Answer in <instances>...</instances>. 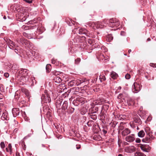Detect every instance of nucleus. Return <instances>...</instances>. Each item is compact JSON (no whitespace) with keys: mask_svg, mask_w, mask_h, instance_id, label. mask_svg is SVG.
Listing matches in <instances>:
<instances>
[{"mask_svg":"<svg viewBox=\"0 0 156 156\" xmlns=\"http://www.w3.org/2000/svg\"><path fill=\"white\" fill-rule=\"evenodd\" d=\"M28 70L26 69H21L19 71V73L22 76L21 79L23 80V83H26L29 81L30 79L28 75Z\"/></svg>","mask_w":156,"mask_h":156,"instance_id":"nucleus-1","label":"nucleus"},{"mask_svg":"<svg viewBox=\"0 0 156 156\" xmlns=\"http://www.w3.org/2000/svg\"><path fill=\"white\" fill-rule=\"evenodd\" d=\"M103 22L106 24H108L112 27H114L115 26L117 27L119 24V20L115 18H112L109 20L105 19L103 20Z\"/></svg>","mask_w":156,"mask_h":156,"instance_id":"nucleus-2","label":"nucleus"},{"mask_svg":"<svg viewBox=\"0 0 156 156\" xmlns=\"http://www.w3.org/2000/svg\"><path fill=\"white\" fill-rule=\"evenodd\" d=\"M62 110L64 111L65 112V114H69L73 113L74 110V109L70 106H68V103L67 101H65L62 106Z\"/></svg>","mask_w":156,"mask_h":156,"instance_id":"nucleus-3","label":"nucleus"},{"mask_svg":"<svg viewBox=\"0 0 156 156\" xmlns=\"http://www.w3.org/2000/svg\"><path fill=\"white\" fill-rule=\"evenodd\" d=\"M104 24H105V23L103 22H103H94L91 21L89 22L87 24L89 26L94 29L99 28H103L105 26Z\"/></svg>","mask_w":156,"mask_h":156,"instance_id":"nucleus-4","label":"nucleus"},{"mask_svg":"<svg viewBox=\"0 0 156 156\" xmlns=\"http://www.w3.org/2000/svg\"><path fill=\"white\" fill-rule=\"evenodd\" d=\"M41 102L44 103H49L51 101L50 97V94H48L47 90H45L44 94H42L41 96Z\"/></svg>","mask_w":156,"mask_h":156,"instance_id":"nucleus-5","label":"nucleus"},{"mask_svg":"<svg viewBox=\"0 0 156 156\" xmlns=\"http://www.w3.org/2000/svg\"><path fill=\"white\" fill-rule=\"evenodd\" d=\"M142 123V122L141 119L137 116H136L133 118V121L132 122H130L131 126L134 128L139 125H140Z\"/></svg>","mask_w":156,"mask_h":156,"instance_id":"nucleus-6","label":"nucleus"},{"mask_svg":"<svg viewBox=\"0 0 156 156\" xmlns=\"http://www.w3.org/2000/svg\"><path fill=\"white\" fill-rule=\"evenodd\" d=\"M84 82L82 80H73L68 83V86L72 87L74 86H78L79 85Z\"/></svg>","mask_w":156,"mask_h":156,"instance_id":"nucleus-7","label":"nucleus"},{"mask_svg":"<svg viewBox=\"0 0 156 156\" xmlns=\"http://www.w3.org/2000/svg\"><path fill=\"white\" fill-rule=\"evenodd\" d=\"M141 88V85L140 84L134 82L132 87V91L133 92L136 93L140 90Z\"/></svg>","mask_w":156,"mask_h":156,"instance_id":"nucleus-8","label":"nucleus"},{"mask_svg":"<svg viewBox=\"0 0 156 156\" xmlns=\"http://www.w3.org/2000/svg\"><path fill=\"white\" fill-rule=\"evenodd\" d=\"M74 31L75 32L78 31V33L79 34H84L87 36H88V34H89V32L85 29L79 28H76L73 30V31Z\"/></svg>","mask_w":156,"mask_h":156,"instance_id":"nucleus-9","label":"nucleus"},{"mask_svg":"<svg viewBox=\"0 0 156 156\" xmlns=\"http://www.w3.org/2000/svg\"><path fill=\"white\" fill-rule=\"evenodd\" d=\"M152 133L150 132H148L147 134V135L142 140V141L143 142L149 143L153 139Z\"/></svg>","mask_w":156,"mask_h":156,"instance_id":"nucleus-10","label":"nucleus"},{"mask_svg":"<svg viewBox=\"0 0 156 156\" xmlns=\"http://www.w3.org/2000/svg\"><path fill=\"white\" fill-rule=\"evenodd\" d=\"M136 148L133 146L126 147L125 148V151L127 153H132L135 151Z\"/></svg>","mask_w":156,"mask_h":156,"instance_id":"nucleus-11","label":"nucleus"},{"mask_svg":"<svg viewBox=\"0 0 156 156\" xmlns=\"http://www.w3.org/2000/svg\"><path fill=\"white\" fill-rule=\"evenodd\" d=\"M2 119L3 120H8L9 119V118L8 116V113L7 111L6 110H3L2 112V114L1 117Z\"/></svg>","mask_w":156,"mask_h":156,"instance_id":"nucleus-12","label":"nucleus"},{"mask_svg":"<svg viewBox=\"0 0 156 156\" xmlns=\"http://www.w3.org/2000/svg\"><path fill=\"white\" fill-rule=\"evenodd\" d=\"M134 136V134H132L127 136L126 137V140L129 142H132L135 140Z\"/></svg>","mask_w":156,"mask_h":156,"instance_id":"nucleus-13","label":"nucleus"},{"mask_svg":"<svg viewBox=\"0 0 156 156\" xmlns=\"http://www.w3.org/2000/svg\"><path fill=\"white\" fill-rule=\"evenodd\" d=\"M131 133L130 130L127 128L124 129L122 132V136H124L130 134Z\"/></svg>","mask_w":156,"mask_h":156,"instance_id":"nucleus-14","label":"nucleus"},{"mask_svg":"<svg viewBox=\"0 0 156 156\" xmlns=\"http://www.w3.org/2000/svg\"><path fill=\"white\" fill-rule=\"evenodd\" d=\"M12 113L14 116L16 117L20 113L19 108H14L12 111Z\"/></svg>","mask_w":156,"mask_h":156,"instance_id":"nucleus-15","label":"nucleus"},{"mask_svg":"<svg viewBox=\"0 0 156 156\" xmlns=\"http://www.w3.org/2000/svg\"><path fill=\"white\" fill-rule=\"evenodd\" d=\"M53 82L56 83H60L62 81L61 79L58 76H55L53 78Z\"/></svg>","mask_w":156,"mask_h":156,"instance_id":"nucleus-16","label":"nucleus"},{"mask_svg":"<svg viewBox=\"0 0 156 156\" xmlns=\"http://www.w3.org/2000/svg\"><path fill=\"white\" fill-rule=\"evenodd\" d=\"M21 90L22 92L25 94L26 96L28 97L30 95V93L28 90L26 89L23 87L21 88Z\"/></svg>","mask_w":156,"mask_h":156,"instance_id":"nucleus-17","label":"nucleus"},{"mask_svg":"<svg viewBox=\"0 0 156 156\" xmlns=\"http://www.w3.org/2000/svg\"><path fill=\"white\" fill-rule=\"evenodd\" d=\"M16 41L20 44L21 43L23 44V42L24 43L25 42V40L23 37H20L17 39Z\"/></svg>","mask_w":156,"mask_h":156,"instance_id":"nucleus-18","label":"nucleus"},{"mask_svg":"<svg viewBox=\"0 0 156 156\" xmlns=\"http://www.w3.org/2000/svg\"><path fill=\"white\" fill-rule=\"evenodd\" d=\"M62 100H57L56 102V106L58 109H59L61 107Z\"/></svg>","mask_w":156,"mask_h":156,"instance_id":"nucleus-19","label":"nucleus"},{"mask_svg":"<svg viewBox=\"0 0 156 156\" xmlns=\"http://www.w3.org/2000/svg\"><path fill=\"white\" fill-rule=\"evenodd\" d=\"M126 102L128 105H131L134 104V101L131 98H128L126 100Z\"/></svg>","mask_w":156,"mask_h":156,"instance_id":"nucleus-20","label":"nucleus"},{"mask_svg":"<svg viewBox=\"0 0 156 156\" xmlns=\"http://www.w3.org/2000/svg\"><path fill=\"white\" fill-rule=\"evenodd\" d=\"M64 84H59V86L58 87V88L59 89V92H62L65 91V89H66V87H63V85H64Z\"/></svg>","mask_w":156,"mask_h":156,"instance_id":"nucleus-21","label":"nucleus"},{"mask_svg":"<svg viewBox=\"0 0 156 156\" xmlns=\"http://www.w3.org/2000/svg\"><path fill=\"white\" fill-rule=\"evenodd\" d=\"M111 77L113 79H115L118 77V74L115 72L112 71L111 72Z\"/></svg>","mask_w":156,"mask_h":156,"instance_id":"nucleus-22","label":"nucleus"},{"mask_svg":"<svg viewBox=\"0 0 156 156\" xmlns=\"http://www.w3.org/2000/svg\"><path fill=\"white\" fill-rule=\"evenodd\" d=\"M69 46H70L69 44ZM70 48H69V51L71 53H74L75 52L76 50L75 49V48H74V46L73 45L72 46H69Z\"/></svg>","mask_w":156,"mask_h":156,"instance_id":"nucleus-23","label":"nucleus"},{"mask_svg":"<svg viewBox=\"0 0 156 156\" xmlns=\"http://www.w3.org/2000/svg\"><path fill=\"white\" fill-rule=\"evenodd\" d=\"M8 42L9 44V45H11L12 46H13L15 48L18 47L17 45L15 44L14 42L10 39H9L8 40Z\"/></svg>","mask_w":156,"mask_h":156,"instance_id":"nucleus-24","label":"nucleus"},{"mask_svg":"<svg viewBox=\"0 0 156 156\" xmlns=\"http://www.w3.org/2000/svg\"><path fill=\"white\" fill-rule=\"evenodd\" d=\"M74 42L78 43L80 42H81V37L80 36H77L76 37L74 38Z\"/></svg>","mask_w":156,"mask_h":156,"instance_id":"nucleus-25","label":"nucleus"},{"mask_svg":"<svg viewBox=\"0 0 156 156\" xmlns=\"http://www.w3.org/2000/svg\"><path fill=\"white\" fill-rule=\"evenodd\" d=\"M145 135L144 131L142 130L140 131L138 133V136L140 137H143Z\"/></svg>","mask_w":156,"mask_h":156,"instance_id":"nucleus-26","label":"nucleus"},{"mask_svg":"<svg viewBox=\"0 0 156 156\" xmlns=\"http://www.w3.org/2000/svg\"><path fill=\"white\" fill-rule=\"evenodd\" d=\"M109 107V105L107 104H105L102 107V110L107 111Z\"/></svg>","mask_w":156,"mask_h":156,"instance_id":"nucleus-27","label":"nucleus"},{"mask_svg":"<svg viewBox=\"0 0 156 156\" xmlns=\"http://www.w3.org/2000/svg\"><path fill=\"white\" fill-rule=\"evenodd\" d=\"M51 69V66L50 64H47L46 67V71L48 73H49L50 72Z\"/></svg>","mask_w":156,"mask_h":156,"instance_id":"nucleus-28","label":"nucleus"},{"mask_svg":"<svg viewBox=\"0 0 156 156\" xmlns=\"http://www.w3.org/2000/svg\"><path fill=\"white\" fill-rule=\"evenodd\" d=\"M9 151V154L11 155L12 153V144H9L8 145V148Z\"/></svg>","mask_w":156,"mask_h":156,"instance_id":"nucleus-29","label":"nucleus"},{"mask_svg":"<svg viewBox=\"0 0 156 156\" xmlns=\"http://www.w3.org/2000/svg\"><path fill=\"white\" fill-rule=\"evenodd\" d=\"M140 149L141 150L143 151L144 152H148V150H149V148L148 149H147L146 147L144 146H143V145H141L140 147Z\"/></svg>","mask_w":156,"mask_h":156,"instance_id":"nucleus-30","label":"nucleus"},{"mask_svg":"<svg viewBox=\"0 0 156 156\" xmlns=\"http://www.w3.org/2000/svg\"><path fill=\"white\" fill-rule=\"evenodd\" d=\"M104 101V100L103 99L99 98L97 101V103L99 105H101L103 104Z\"/></svg>","mask_w":156,"mask_h":156,"instance_id":"nucleus-31","label":"nucleus"},{"mask_svg":"<svg viewBox=\"0 0 156 156\" xmlns=\"http://www.w3.org/2000/svg\"><path fill=\"white\" fill-rule=\"evenodd\" d=\"M134 156H145V155L143 153L140 152H136L134 154Z\"/></svg>","mask_w":156,"mask_h":156,"instance_id":"nucleus-32","label":"nucleus"},{"mask_svg":"<svg viewBox=\"0 0 156 156\" xmlns=\"http://www.w3.org/2000/svg\"><path fill=\"white\" fill-rule=\"evenodd\" d=\"M113 37L111 35H108L107 37L106 40L109 42H110L113 40Z\"/></svg>","mask_w":156,"mask_h":156,"instance_id":"nucleus-33","label":"nucleus"},{"mask_svg":"<svg viewBox=\"0 0 156 156\" xmlns=\"http://www.w3.org/2000/svg\"><path fill=\"white\" fill-rule=\"evenodd\" d=\"M43 110L45 112H46L47 113H48L49 112L50 109L48 108V106H45L43 107Z\"/></svg>","mask_w":156,"mask_h":156,"instance_id":"nucleus-34","label":"nucleus"},{"mask_svg":"<svg viewBox=\"0 0 156 156\" xmlns=\"http://www.w3.org/2000/svg\"><path fill=\"white\" fill-rule=\"evenodd\" d=\"M98 110V108L97 106H95L93 107L92 108L93 113H96Z\"/></svg>","mask_w":156,"mask_h":156,"instance_id":"nucleus-35","label":"nucleus"},{"mask_svg":"<svg viewBox=\"0 0 156 156\" xmlns=\"http://www.w3.org/2000/svg\"><path fill=\"white\" fill-rule=\"evenodd\" d=\"M12 68L13 69H14L15 70H18L19 68V66L17 64H14L12 66Z\"/></svg>","mask_w":156,"mask_h":156,"instance_id":"nucleus-36","label":"nucleus"},{"mask_svg":"<svg viewBox=\"0 0 156 156\" xmlns=\"http://www.w3.org/2000/svg\"><path fill=\"white\" fill-rule=\"evenodd\" d=\"M100 79L101 81L102 82V81L105 80L106 78L105 76L102 75H100Z\"/></svg>","mask_w":156,"mask_h":156,"instance_id":"nucleus-37","label":"nucleus"},{"mask_svg":"<svg viewBox=\"0 0 156 156\" xmlns=\"http://www.w3.org/2000/svg\"><path fill=\"white\" fill-rule=\"evenodd\" d=\"M90 117L91 119L94 120H95L97 118V116L96 115H91Z\"/></svg>","mask_w":156,"mask_h":156,"instance_id":"nucleus-38","label":"nucleus"},{"mask_svg":"<svg viewBox=\"0 0 156 156\" xmlns=\"http://www.w3.org/2000/svg\"><path fill=\"white\" fill-rule=\"evenodd\" d=\"M0 146L2 149H4L5 147V145L4 142H2L0 143Z\"/></svg>","mask_w":156,"mask_h":156,"instance_id":"nucleus-39","label":"nucleus"},{"mask_svg":"<svg viewBox=\"0 0 156 156\" xmlns=\"http://www.w3.org/2000/svg\"><path fill=\"white\" fill-rule=\"evenodd\" d=\"M80 58H78L75 60V64H78L80 61Z\"/></svg>","mask_w":156,"mask_h":156,"instance_id":"nucleus-40","label":"nucleus"},{"mask_svg":"<svg viewBox=\"0 0 156 156\" xmlns=\"http://www.w3.org/2000/svg\"><path fill=\"white\" fill-rule=\"evenodd\" d=\"M31 133H29V134L27 136H26V137H25L24 138H27V137H29L30 136H31L33 134V130L32 129L31 130Z\"/></svg>","mask_w":156,"mask_h":156,"instance_id":"nucleus-41","label":"nucleus"},{"mask_svg":"<svg viewBox=\"0 0 156 156\" xmlns=\"http://www.w3.org/2000/svg\"><path fill=\"white\" fill-rule=\"evenodd\" d=\"M87 86L86 85L82 87H80V89L81 90H85L87 89Z\"/></svg>","mask_w":156,"mask_h":156,"instance_id":"nucleus-42","label":"nucleus"},{"mask_svg":"<svg viewBox=\"0 0 156 156\" xmlns=\"http://www.w3.org/2000/svg\"><path fill=\"white\" fill-rule=\"evenodd\" d=\"M150 65L153 68H156V64L154 63H150Z\"/></svg>","mask_w":156,"mask_h":156,"instance_id":"nucleus-43","label":"nucleus"},{"mask_svg":"<svg viewBox=\"0 0 156 156\" xmlns=\"http://www.w3.org/2000/svg\"><path fill=\"white\" fill-rule=\"evenodd\" d=\"M130 77V76L128 74H126L125 76V78L126 79H129Z\"/></svg>","mask_w":156,"mask_h":156,"instance_id":"nucleus-44","label":"nucleus"},{"mask_svg":"<svg viewBox=\"0 0 156 156\" xmlns=\"http://www.w3.org/2000/svg\"><path fill=\"white\" fill-rule=\"evenodd\" d=\"M25 1L26 2L30 4L32 3V0H23Z\"/></svg>","mask_w":156,"mask_h":156,"instance_id":"nucleus-45","label":"nucleus"},{"mask_svg":"<svg viewBox=\"0 0 156 156\" xmlns=\"http://www.w3.org/2000/svg\"><path fill=\"white\" fill-rule=\"evenodd\" d=\"M135 142L136 143H140L141 142L140 139L139 138H137L136 139Z\"/></svg>","mask_w":156,"mask_h":156,"instance_id":"nucleus-46","label":"nucleus"},{"mask_svg":"<svg viewBox=\"0 0 156 156\" xmlns=\"http://www.w3.org/2000/svg\"><path fill=\"white\" fill-rule=\"evenodd\" d=\"M93 122L92 121H88L87 123V124L89 126H91V124Z\"/></svg>","mask_w":156,"mask_h":156,"instance_id":"nucleus-47","label":"nucleus"},{"mask_svg":"<svg viewBox=\"0 0 156 156\" xmlns=\"http://www.w3.org/2000/svg\"><path fill=\"white\" fill-rule=\"evenodd\" d=\"M31 80L32 81V83L31 84V85H34V82L35 81V80L34 78H31Z\"/></svg>","mask_w":156,"mask_h":156,"instance_id":"nucleus-48","label":"nucleus"},{"mask_svg":"<svg viewBox=\"0 0 156 156\" xmlns=\"http://www.w3.org/2000/svg\"><path fill=\"white\" fill-rule=\"evenodd\" d=\"M102 131L103 132V133L105 135L107 133V131L104 129H102Z\"/></svg>","mask_w":156,"mask_h":156,"instance_id":"nucleus-49","label":"nucleus"},{"mask_svg":"<svg viewBox=\"0 0 156 156\" xmlns=\"http://www.w3.org/2000/svg\"><path fill=\"white\" fill-rule=\"evenodd\" d=\"M4 76L6 77L7 78L9 76V74L8 73H5L4 74Z\"/></svg>","mask_w":156,"mask_h":156,"instance_id":"nucleus-50","label":"nucleus"},{"mask_svg":"<svg viewBox=\"0 0 156 156\" xmlns=\"http://www.w3.org/2000/svg\"><path fill=\"white\" fill-rule=\"evenodd\" d=\"M56 62V60L54 58L52 59L51 60V63L53 64H55V62Z\"/></svg>","mask_w":156,"mask_h":156,"instance_id":"nucleus-51","label":"nucleus"},{"mask_svg":"<svg viewBox=\"0 0 156 156\" xmlns=\"http://www.w3.org/2000/svg\"><path fill=\"white\" fill-rule=\"evenodd\" d=\"M88 42L90 44H91L92 41L91 39H89L88 40Z\"/></svg>","mask_w":156,"mask_h":156,"instance_id":"nucleus-52","label":"nucleus"},{"mask_svg":"<svg viewBox=\"0 0 156 156\" xmlns=\"http://www.w3.org/2000/svg\"><path fill=\"white\" fill-rule=\"evenodd\" d=\"M120 34L122 36H125L126 34V33L124 31H121V32Z\"/></svg>","mask_w":156,"mask_h":156,"instance_id":"nucleus-53","label":"nucleus"},{"mask_svg":"<svg viewBox=\"0 0 156 156\" xmlns=\"http://www.w3.org/2000/svg\"><path fill=\"white\" fill-rule=\"evenodd\" d=\"M81 37V40H85L86 38V37L85 36H82V37Z\"/></svg>","mask_w":156,"mask_h":156,"instance_id":"nucleus-54","label":"nucleus"},{"mask_svg":"<svg viewBox=\"0 0 156 156\" xmlns=\"http://www.w3.org/2000/svg\"><path fill=\"white\" fill-rule=\"evenodd\" d=\"M10 48L13 49H14V48H15L13 46H12L11 45H9V46Z\"/></svg>","mask_w":156,"mask_h":156,"instance_id":"nucleus-55","label":"nucleus"},{"mask_svg":"<svg viewBox=\"0 0 156 156\" xmlns=\"http://www.w3.org/2000/svg\"><path fill=\"white\" fill-rule=\"evenodd\" d=\"M76 148L77 149H78L80 148V145H76Z\"/></svg>","mask_w":156,"mask_h":156,"instance_id":"nucleus-56","label":"nucleus"},{"mask_svg":"<svg viewBox=\"0 0 156 156\" xmlns=\"http://www.w3.org/2000/svg\"><path fill=\"white\" fill-rule=\"evenodd\" d=\"M34 23H35V22H34V21H30L29 22V24H33Z\"/></svg>","mask_w":156,"mask_h":156,"instance_id":"nucleus-57","label":"nucleus"},{"mask_svg":"<svg viewBox=\"0 0 156 156\" xmlns=\"http://www.w3.org/2000/svg\"><path fill=\"white\" fill-rule=\"evenodd\" d=\"M145 77L147 79H148V80H150V79H151V78H149L150 77L149 76H147V75H145Z\"/></svg>","mask_w":156,"mask_h":156,"instance_id":"nucleus-58","label":"nucleus"},{"mask_svg":"<svg viewBox=\"0 0 156 156\" xmlns=\"http://www.w3.org/2000/svg\"><path fill=\"white\" fill-rule=\"evenodd\" d=\"M1 104L0 103V115L2 113V110H1Z\"/></svg>","mask_w":156,"mask_h":156,"instance_id":"nucleus-59","label":"nucleus"},{"mask_svg":"<svg viewBox=\"0 0 156 156\" xmlns=\"http://www.w3.org/2000/svg\"><path fill=\"white\" fill-rule=\"evenodd\" d=\"M5 150H6V151L8 152H9V149L6 147L5 149Z\"/></svg>","mask_w":156,"mask_h":156,"instance_id":"nucleus-60","label":"nucleus"},{"mask_svg":"<svg viewBox=\"0 0 156 156\" xmlns=\"http://www.w3.org/2000/svg\"><path fill=\"white\" fill-rule=\"evenodd\" d=\"M0 99H2V95L1 93H0Z\"/></svg>","mask_w":156,"mask_h":156,"instance_id":"nucleus-61","label":"nucleus"},{"mask_svg":"<svg viewBox=\"0 0 156 156\" xmlns=\"http://www.w3.org/2000/svg\"><path fill=\"white\" fill-rule=\"evenodd\" d=\"M16 156H20L19 153H16Z\"/></svg>","mask_w":156,"mask_h":156,"instance_id":"nucleus-62","label":"nucleus"},{"mask_svg":"<svg viewBox=\"0 0 156 156\" xmlns=\"http://www.w3.org/2000/svg\"><path fill=\"white\" fill-rule=\"evenodd\" d=\"M34 56H35L36 54V55H37V53H36V52H35V51L34 52Z\"/></svg>","mask_w":156,"mask_h":156,"instance_id":"nucleus-63","label":"nucleus"},{"mask_svg":"<svg viewBox=\"0 0 156 156\" xmlns=\"http://www.w3.org/2000/svg\"><path fill=\"white\" fill-rule=\"evenodd\" d=\"M41 146H42V147H45V146L44 145V144H42L41 145Z\"/></svg>","mask_w":156,"mask_h":156,"instance_id":"nucleus-64","label":"nucleus"}]
</instances>
